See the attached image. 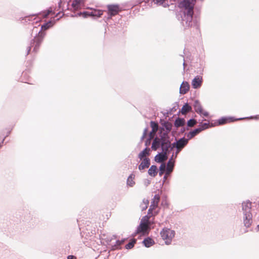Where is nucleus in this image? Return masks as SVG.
<instances>
[{"instance_id": "20", "label": "nucleus", "mask_w": 259, "mask_h": 259, "mask_svg": "<svg viewBox=\"0 0 259 259\" xmlns=\"http://www.w3.org/2000/svg\"><path fill=\"white\" fill-rule=\"evenodd\" d=\"M151 150L148 147H146L142 151L138 154V158L140 160L144 159L145 157H148L150 155Z\"/></svg>"}, {"instance_id": "40", "label": "nucleus", "mask_w": 259, "mask_h": 259, "mask_svg": "<svg viewBox=\"0 0 259 259\" xmlns=\"http://www.w3.org/2000/svg\"><path fill=\"white\" fill-rule=\"evenodd\" d=\"M141 226L139 225L138 226V227H137V229L135 231V232L132 234V237H136L138 234H140V228L141 229Z\"/></svg>"}, {"instance_id": "45", "label": "nucleus", "mask_w": 259, "mask_h": 259, "mask_svg": "<svg viewBox=\"0 0 259 259\" xmlns=\"http://www.w3.org/2000/svg\"><path fill=\"white\" fill-rule=\"evenodd\" d=\"M201 115H203L205 117H207L209 115V113L207 111H204L203 110L201 113Z\"/></svg>"}, {"instance_id": "49", "label": "nucleus", "mask_w": 259, "mask_h": 259, "mask_svg": "<svg viewBox=\"0 0 259 259\" xmlns=\"http://www.w3.org/2000/svg\"><path fill=\"white\" fill-rule=\"evenodd\" d=\"M178 107V104H177L176 106H175L172 107V108L171 109V110L174 111H175L177 110Z\"/></svg>"}, {"instance_id": "34", "label": "nucleus", "mask_w": 259, "mask_h": 259, "mask_svg": "<svg viewBox=\"0 0 259 259\" xmlns=\"http://www.w3.org/2000/svg\"><path fill=\"white\" fill-rule=\"evenodd\" d=\"M159 176H162V175L165 172V174L167 172V166L165 163H161V165L159 166Z\"/></svg>"}, {"instance_id": "53", "label": "nucleus", "mask_w": 259, "mask_h": 259, "mask_svg": "<svg viewBox=\"0 0 259 259\" xmlns=\"http://www.w3.org/2000/svg\"><path fill=\"white\" fill-rule=\"evenodd\" d=\"M76 15H77V17H78V16H82V12H80L79 13H77V14H76Z\"/></svg>"}, {"instance_id": "38", "label": "nucleus", "mask_w": 259, "mask_h": 259, "mask_svg": "<svg viewBox=\"0 0 259 259\" xmlns=\"http://www.w3.org/2000/svg\"><path fill=\"white\" fill-rule=\"evenodd\" d=\"M148 204L149 201L147 199H144L142 203L140 205L142 211L146 210L148 207Z\"/></svg>"}, {"instance_id": "55", "label": "nucleus", "mask_w": 259, "mask_h": 259, "mask_svg": "<svg viewBox=\"0 0 259 259\" xmlns=\"http://www.w3.org/2000/svg\"><path fill=\"white\" fill-rule=\"evenodd\" d=\"M70 16H71V17H77V15H76V14H71V15H70Z\"/></svg>"}, {"instance_id": "64", "label": "nucleus", "mask_w": 259, "mask_h": 259, "mask_svg": "<svg viewBox=\"0 0 259 259\" xmlns=\"http://www.w3.org/2000/svg\"><path fill=\"white\" fill-rule=\"evenodd\" d=\"M69 5V2H68L67 6L68 7Z\"/></svg>"}, {"instance_id": "28", "label": "nucleus", "mask_w": 259, "mask_h": 259, "mask_svg": "<svg viewBox=\"0 0 259 259\" xmlns=\"http://www.w3.org/2000/svg\"><path fill=\"white\" fill-rule=\"evenodd\" d=\"M125 239L117 240L115 241V243L112 245L111 247V250H114L116 249H120V246L124 243Z\"/></svg>"}, {"instance_id": "7", "label": "nucleus", "mask_w": 259, "mask_h": 259, "mask_svg": "<svg viewBox=\"0 0 259 259\" xmlns=\"http://www.w3.org/2000/svg\"><path fill=\"white\" fill-rule=\"evenodd\" d=\"M160 123H161L162 126L160 128L159 135L163 136L164 134H165L166 135L165 136L166 139H170L169 133L171 130L172 126V124L168 121H164L163 119H160Z\"/></svg>"}, {"instance_id": "21", "label": "nucleus", "mask_w": 259, "mask_h": 259, "mask_svg": "<svg viewBox=\"0 0 259 259\" xmlns=\"http://www.w3.org/2000/svg\"><path fill=\"white\" fill-rule=\"evenodd\" d=\"M193 107L195 111L198 114L201 116V113L203 110L202 106L199 102V100H195L194 104H193Z\"/></svg>"}, {"instance_id": "24", "label": "nucleus", "mask_w": 259, "mask_h": 259, "mask_svg": "<svg viewBox=\"0 0 259 259\" xmlns=\"http://www.w3.org/2000/svg\"><path fill=\"white\" fill-rule=\"evenodd\" d=\"M200 132H201L200 130V128L198 127L195 128L187 134V138H188V140H190Z\"/></svg>"}, {"instance_id": "63", "label": "nucleus", "mask_w": 259, "mask_h": 259, "mask_svg": "<svg viewBox=\"0 0 259 259\" xmlns=\"http://www.w3.org/2000/svg\"><path fill=\"white\" fill-rule=\"evenodd\" d=\"M63 15H64V14H62V15L61 16H60V18H57V19H56V20H59V19H60V18H61Z\"/></svg>"}, {"instance_id": "46", "label": "nucleus", "mask_w": 259, "mask_h": 259, "mask_svg": "<svg viewBox=\"0 0 259 259\" xmlns=\"http://www.w3.org/2000/svg\"><path fill=\"white\" fill-rule=\"evenodd\" d=\"M67 259H76V257L74 255H69L67 256Z\"/></svg>"}, {"instance_id": "9", "label": "nucleus", "mask_w": 259, "mask_h": 259, "mask_svg": "<svg viewBox=\"0 0 259 259\" xmlns=\"http://www.w3.org/2000/svg\"><path fill=\"white\" fill-rule=\"evenodd\" d=\"M175 159L176 158H175L174 153H172L171 157L169 158L166 164L167 166V172L164 175L163 177V184L165 181L166 177L169 176L174 170L175 164Z\"/></svg>"}, {"instance_id": "5", "label": "nucleus", "mask_w": 259, "mask_h": 259, "mask_svg": "<svg viewBox=\"0 0 259 259\" xmlns=\"http://www.w3.org/2000/svg\"><path fill=\"white\" fill-rule=\"evenodd\" d=\"M107 9L108 12L103 18L105 22L111 19L112 17L116 15L121 11L119 6L117 4L108 5Z\"/></svg>"}, {"instance_id": "17", "label": "nucleus", "mask_w": 259, "mask_h": 259, "mask_svg": "<svg viewBox=\"0 0 259 259\" xmlns=\"http://www.w3.org/2000/svg\"><path fill=\"white\" fill-rule=\"evenodd\" d=\"M150 225L149 224H143L141 226L140 230V236L148 235L151 230Z\"/></svg>"}, {"instance_id": "33", "label": "nucleus", "mask_w": 259, "mask_h": 259, "mask_svg": "<svg viewBox=\"0 0 259 259\" xmlns=\"http://www.w3.org/2000/svg\"><path fill=\"white\" fill-rule=\"evenodd\" d=\"M157 206L158 204L156 201H152L150 205V207L148 210V213L153 215V211L157 207Z\"/></svg>"}, {"instance_id": "52", "label": "nucleus", "mask_w": 259, "mask_h": 259, "mask_svg": "<svg viewBox=\"0 0 259 259\" xmlns=\"http://www.w3.org/2000/svg\"><path fill=\"white\" fill-rule=\"evenodd\" d=\"M76 15H77V17H78V16H82V12H80L79 13H77V14H76Z\"/></svg>"}, {"instance_id": "25", "label": "nucleus", "mask_w": 259, "mask_h": 259, "mask_svg": "<svg viewBox=\"0 0 259 259\" xmlns=\"http://www.w3.org/2000/svg\"><path fill=\"white\" fill-rule=\"evenodd\" d=\"M158 172L157 167L155 165H152L148 170V175L152 177H155L157 175Z\"/></svg>"}, {"instance_id": "41", "label": "nucleus", "mask_w": 259, "mask_h": 259, "mask_svg": "<svg viewBox=\"0 0 259 259\" xmlns=\"http://www.w3.org/2000/svg\"><path fill=\"white\" fill-rule=\"evenodd\" d=\"M82 17L83 18H87L90 16L91 17V12L83 11V12H82Z\"/></svg>"}, {"instance_id": "37", "label": "nucleus", "mask_w": 259, "mask_h": 259, "mask_svg": "<svg viewBox=\"0 0 259 259\" xmlns=\"http://www.w3.org/2000/svg\"><path fill=\"white\" fill-rule=\"evenodd\" d=\"M136 242L137 240L136 239H132L130 242L125 245V248L127 249H132L134 246V245L136 244Z\"/></svg>"}, {"instance_id": "61", "label": "nucleus", "mask_w": 259, "mask_h": 259, "mask_svg": "<svg viewBox=\"0 0 259 259\" xmlns=\"http://www.w3.org/2000/svg\"><path fill=\"white\" fill-rule=\"evenodd\" d=\"M168 112H166V113H165L164 114V115H165V116H166V117L167 116H168Z\"/></svg>"}, {"instance_id": "51", "label": "nucleus", "mask_w": 259, "mask_h": 259, "mask_svg": "<svg viewBox=\"0 0 259 259\" xmlns=\"http://www.w3.org/2000/svg\"><path fill=\"white\" fill-rule=\"evenodd\" d=\"M62 3V0H60L59 2L58 3V7H59V8H61Z\"/></svg>"}, {"instance_id": "1", "label": "nucleus", "mask_w": 259, "mask_h": 259, "mask_svg": "<svg viewBox=\"0 0 259 259\" xmlns=\"http://www.w3.org/2000/svg\"><path fill=\"white\" fill-rule=\"evenodd\" d=\"M195 3L196 0H183L178 4V7L184 9L181 24L184 29L191 28L194 35H198L200 33V10L196 7L194 8Z\"/></svg>"}, {"instance_id": "58", "label": "nucleus", "mask_w": 259, "mask_h": 259, "mask_svg": "<svg viewBox=\"0 0 259 259\" xmlns=\"http://www.w3.org/2000/svg\"><path fill=\"white\" fill-rule=\"evenodd\" d=\"M26 74H27L26 72H23L22 75V76L24 77L26 75Z\"/></svg>"}, {"instance_id": "57", "label": "nucleus", "mask_w": 259, "mask_h": 259, "mask_svg": "<svg viewBox=\"0 0 259 259\" xmlns=\"http://www.w3.org/2000/svg\"><path fill=\"white\" fill-rule=\"evenodd\" d=\"M183 67H184V69H185V66H186V63H185V59H184V62H183Z\"/></svg>"}, {"instance_id": "19", "label": "nucleus", "mask_w": 259, "mask_h": 259, "mask_svg": "<svg viewBox=\"0 0 259 259\" xmlns=\"http://www.w3.org/2000/svg\"><path fill=\"white\" fill-rule=\"evenodd\" d=\"M190 89V85L187 81H183L180 88V94L184 95L186 94Z\"/></svg>"}, {"instance_id": "22", "label": "nucleus", "mask_w": 259, "mask_h": 259, "mask_svg": "<svg viewBox=\"0 0 259 259\" xmlns=\"http://www.w3.org/2000/svg\"><path fill=\"white\" fill-rule=\"evenodd\" d=\"M152 216H153V214H150L147 213V214L146 215L143 217V218H142V219L140 221V223L139 225L141 226L142 225V224H143L151 225L152 223L151 222L150 219Z\"/></svg>"}, {"instance_id": "35", "label": "nucleus", "mask_w": 259, "mask_h": 259, "mask_svg": "<svg viewBox=\"0 0 259 259\" xmlns=\"http://www.w3.org/2000/svg\"><path fill=\"white\" fill-rule=\"evenodd\" d=\"M197 122H198L196 119H194V118H191L187 120L186 125L187 126V127L190 128L195 125Z\"/></svg>"}, {"instance_id": "31", "label": "nucleus", "mask_w": 259, "mask_h": 259, "mask_svg": "<svg viewBox=\"0 0 259 259\" xmlns=\"http://www.w3.org/2000/svg\"><path fill=\"white\" fill-rule=\"evenodd\" d=\"M135 176L133 174H131L128 177L126 181V184L127 186L130 187H133L135 184V182L134 181V179H135Z\"/></svg>"}, {"instance_id": "8", "label": "nucleus", "mask_w": 259, "mask_h": 259, "mask_svg": "<svg viewBox=\"0 0 259 259\" xmlns=\"http://www.w3.org/2000/svg\"><path fill=\"white\" fill-rule=\"evenodd\" d=\"M166 136L165 134L163 136L161 135H159L158 137H156L152 143L151 149L152 150L156 151L158 148H161L164 144H166V142L168 140V139H166L165 136Z\"/></svg>"}, {"instance_id": "39", "label": "nucleus", "mask_w": 259, "mask_h": 259, "mask_svg": "<svg viewBox=\"0 0 259 259\" xmlns=\"http://www.w3.org/2000/svg\"><path fill=\"white\" fill-rule=\"evenodd\" d=\"M51 13H54V12H53V11L50 9H48L45 11H43L41 12L42 17L45 18H47L49 14Z\"/></svg>"}, {"instance_id": "54", "label": "nucleus", "mask_w": 259, "mask_h": 259, "mask_svg": "<svg viewBox=\"0 0 259 259\" xmlns=\"http://www.w3.org/2000/svg\"><path fill=\"white\" fill-rule=\"evenodd\" d=\"M146 136H145L144 135H143V136L141 137V140H140V142H142V141L143 140V139L145 138V137H146Z\"/></svg>"}, {"instance_id": "10", "label": "nucleus", "mask_w": 259, "mask_h": 259, "mask_svg": "<svg viewBox=\"0 0 259 259\" xmlns=\"http://www.w3.org/2000/svg\"><path fill=\"white\" fill-rule=\"evenodd\" d=\"M140 4L142 6H146L147 8H151L153 4L157 5H162L164 7L168 6V5H164V2L165 0H141Z\"/></svg>"}, {"instance_id": "4", "label": "nucleus", "mask_w": 259, "mask_h": 259, "mask_svg": "<svg viewBox=\"0 0 259 259\" xmlns=\"http://www.w3.org/2000/svg\"><path fill=\"white\" fill-rule=\"evenodd\" d=\"M245 118H251V119H259V115H256L255 116H251L248 117H244V118H235L234 117H227V116H224L222 117L221 118L218 119L214 123L215 126L217 125H221L225 124H226L227 123L232 122L238 120H241Z\"/></svg>"}, {"instance_id": "6", "label": "nucleus", "mask_w": 259, "mask_h": 259, "mask_svg": "<svg viewBox=\"0 0 259 259\" xmlns=\"http://www.w3.org/2000/svg\"><path fill=\"white\" fill-rule=\"evenodd\" d=\"M175 231L167 228H164L160 232V235L162 239L165 240V243L166 245L171 243L172 239L175 236Z\"/></svg>"}, {"instance_id": "14", "label": "nucleus", "mask_w": 259, "mask_h": 259, "mask_svg": "<svg viewBox=\"0 0 259 259\" xmlns=\"http://www.w3.org/2000/svg\"><path fill=\"white\" fill-rule=\"evenodd\" d=\"M188 138H185V137L177 140V147L180 150V152L188 144Z\"/></svg>"}, {"instance_id": "13", "label": "nucleus", "mask_w": 259, "mask_h": 259, "mask_svg": "<svg viewBox=\"0 0 259 259\" xmlns=\"http://www.w3.org/2000/svg\"><path fill=\"white\" fill-rule=\"evenodd\" d=\"M141 160V163L138 166V169L141 171L148 168L150 165V159L149 157H145Z\"/></svg>"}, {"instance_id": "12", "label": "nucleus", "mask_w": 259, "mask_h": 259, "mask_svg": "<svg viewBox=\"0 0 259 259\" xmlns=\"http://www.w3.org/2000/svg\"><path fill=\"white\" fill-rule=\"evenodd\" d=\"M202 82V77L199 75H197L192 79L191 84L193 89H197L201 87Z\"/></svg>"}, {"instance_id": "3", "label": "nucleus", "mask_w": 259, "mask_h": 259, "mask_svg": "<svg viewBox=\"0 0 259 259\" xmlns=\"http://www.w3.org/2000/svg\"><path fill=\"white\" fill-rule=\"evenodd\" d=\"M251 202L249 200L242 202L243 220L244 226L246 228H249L252 223V215L251 212Z\"/></svg>"}, {"instance_id": "23", "label": "nucleus", "mask_w": 259, "mask_h": 259, "mask_svg": "<svg viewBox=\"0 0 259 259\" xmlns=\"http://www.w3.org/2000/svg\"><path fill=\"white\" fill-rule=\"evenodd\" d=\"M186 123V120L184 118H180L178 117L176 118L174 122V126L178 128L179 127L183 126Z\"/></svg>"}, {"instance_id": "36", "label": "nucleus", "mask_w": 259, "mask_h": 259, "mask_svg": "<svg viewBox=\"0 0 259 259\" xmlns=\"http://www.w3.org/2000/svg\"><path fill=\"white\" fill-rule=\"evenodd\" d=\"M150 126L152 128V131L151 133L156 132L158 128V123L154 121H151Z\"/></svg>"}, {"instance_id": "48", "label": "nucleus", "mask_w": 259, "mask_h": 259, "mask_svg": "<svg viewBox=\"0 0 259 259\" xmlns=\"http://www.w3.org/2000/svg\"><path fill=\"white\" fill-rule=\"evenodd\" d=\"M150 183V181L148 180H146L145 182V185L147 186Z\"/></svg>"}, {"instance_id": "56", "label": "nucleus", "mask_w": 259, "mask_h": 259, "mask_svg": "<svg viewBox=\"0 0 259 259\" xmlns=\"http://www.w3.org/2000/svg\"><path fill=\"white\" fill-rule=\"evenodd\" d=\"M11 10H10V9H7V13H6V15H8V14L10 12V11H11Z\"/></svg>"}, {"instance_id": "27", "label": "nucleus", "mask_w": 259, "mask_h": 259, "mask_svg": "<svg viewBox=\"0 0 259 259\" xmlns=\"http://www.w3.org/2000/svg\"><path fill=\"white\" fill-rule=\"evenodd\" d=\"M170 139H168L166 142V144H164V145L162 147L161 152H165L166 155L168 156V154L171 150H170Z\"/></svg>"}, {"instance_id": "30", "label": "nucleus", "mask_w": 259, "mask_h": 259, "mask_svg": "<svg viewBox=\"0 0 259 259\" xmlns=\"http://www.w3.org/2000/svg\"><path fill=\"white\" fill-rule=\"evenodd\" d=\"M170 146L169 147L170 150H172L174 148H176V152H174V153L175 158H176L177 157L178 154L180 152V150L178 149V148L177 147V139L176 138L175 139V141L174 142H173L172 143H171L170 142Z\"/></svg>"}, {"instance_id": "50", "label": "nucleus", "mask_w": 259, "mask_h": 259, "mask_svg": "<svg viewBox=\"0 0 259 259\" xmlns=\"http://www.w3.org/2000/svg\"><path fill=\"white\" fill-rule=\"evenodd\" d=\"M11 130H9L7 133V134L5 136V138H6L7 137L9 136V135L10 134L11 132Z\"/></svg>"}, {"instance_id": "44", "label": "nucleus", "mask_w": 259, "mask_h": 259, "mask_svg": "<svg viewBox=\"0 0 259 259\" xmlns=\"http://www.w3.org/2000/svg\"><path fill=\"white\" fill-rule=\"evenodd\" d=\"M151 134H150L149 135V137L148 139H147L145 141V146L146 147H147L150 144V142H151Z\"/></svg>"}, {"instance_id": "59", "label": "nucleus", "mask_w": 259, "mask_h": 259, "mask_svg": "<svg viewBox=\"0 0 259 259\" xmlns=\"http://www.w3.org/2000/svg\"><path fill=\"white\" fill-rule=\"evenodd\" d=\"M5 139H6V138H4L3 139L2 141L0 143V144H1L2 146L3 145V144L4 143V141H5Z\"/></svg>"}, {"instance_id": "60", "label": "nucleus", "mask_w": 259, "mask_h": 259, "mask_svg": "<svg viewBox=\"0 0 259 259\" xmlns=\"http://www.w3.org/2000/svg\"><path fill=\"white\" fill-rule=\"evenodd\" d=\"M256 230L257 231H259V224L256 226Z\"/></svg>"}, {"instance_id": "62", "label": "nucleus", "mask_w": 259, "mask_h": 259, "mask_svg": "<svg viewBox=\"0 0 259 259\" xmlns=\"http://www.w3.org/2000/svg\"><path fill=\"white\" fill-rule=\"evenodd\" d=\"M60 13H61V12H59L58 13H57V14L56 15V17H57Z\"/></svg>"}, {"instance_id": "43", "label": "nucleus", "mask_w": 259, "mask_h": 259, "mask_svg": "<svg viewBox=\"0 0 259 259\" xmlns=\"http://www.w3.org/2000/svg\"><path fill=\"white\" fill-rule=\"evenodd\" d=\"M190 128L189 127H187V126H183L181 129L180 130L179 133L182 134L184 133L186 131H188Z\"/></svg>"}, {"instance_id": "16", "label": "nucleus", "mask_w": 259, "mask_h": 259, "mask_svg": "<svg viewBox=\"0 0 259 259\" xmlns=\"http://www.w3.org/2000/svg\"><path fill=\"white\" fill-rule=\"evenodd\" d=\"M192 107L187 102L185 103L182 108L179 110L178 114L181 113L182 115H186L187 113L192 112Z\"/></svg>"}, {"instance_id": "26", "label": "nucleus", "mask_w": 259, "mask_h": 259, "mask_svg": "<svg viewBox=\"0 0 259 259\" xmlns=\"http://www.w3.org/2000/svg\"><path fill=\"white\" fill-rule=\"evenodd\" d=\"M142 243L146 247L148 248L154 245L155 241L151 237H147L143 240Z\"/></svg>"}, {"instance_id": "42", "label": "nucleus", "mask_w": 259, "mask_h": 259, "mask_svg": "<svg viewBox=\"0 0 259 259\" xmlns=\"http://www.w3.org/2000/svg\"><path fill=\"white\" fill-rule=\"evenodd\" d=\"M159 200H160L159 195L158 194L154 195L153 198L152 199V201H156L157 202V204H158Z\"/></svg>"}, {"instance_id": "18", "label": "nucleus", "mask_w": 259, "mask_h": 259, "mask_svg": "<svg viewBox=\"0 0 259 259\" xmlns=\"http://www.w3.org/2000/svg\"><path fill=\"white\" fill-rule=\"evenodd\" d=\"M167 158V156L165 153L161 152L156 155L154 157V160L157 163H163L162 162Z\"/></svg>"}, {"instance_id": "11", "label": "nucleus", "mask_w": 259, "mask_h": 259, "mask_svg": "<svg viewBox=\"0 0 259 259\" xmlns=\"http://www.w3.org/2000/svg\"><path fill=\"white\" fill-rule=\"evenodd\" d=\"M85 0H73L71 4V9L73 12L80 10L84 7Z\"/></svg>"}, {"instance_id": "15", "label": "nucleus", "mask_w": 259, "mask_h": 259, "mask_svg": "<svg viewBox=\"0 0 259 259\" xmlns=\"http://www.w3.org/2000/svg\"><path fill=\"white\" fill-rule=\"evenodd\" d=\"M206 121V120L205 119L202 120V121ZM199 124L198 125V128H200V130L201 132L204 131L206 129L209 128V127L215 126L214 123H209L208 121H207V122H204L202 123V121H199Z\"/></svg>"}, {"instance_id": "2", "label": "nucleus", "mask_w": 259, "mask_h": 259, "mask_svg": "<svg viewBox=\"0 0 259 259\" xmlns=\"http://www.w3.org/2000/svg\"><path fill=\"white\" fill-rule=\"evenodd\" d=\"M38 28L36 26L33 27L31 36H33L34 35L33 38H32L27 48V55H28L32 49H33L32 52L36 53L39 49L41 44L42 43L44 38L46 34V33L44 31H42L41 28L38 30Z\"/></svg>"}, {"instance_id": "32", "label": "nucleus", "mask_w": 259, "mask_h": 259, "mask_svg": "<svg viewBox=\"0 0 259 259\" xmlns=\"http://www.w3.org/2000/svg\"><path fill=\"white\" fill-rule=\"evenodd\" d=\"M104 11L101 10H94L91 12V17L99 18L103 15Z\"/></svg>"}, {"instance_id": "47", "label": "nucleus", "mask_w": 259, "mask_h": 259, "mask_svg": "<svg viewBox=\"0 0 259 259\" xmlns=\"http://www.w3.org/2000/svg\"><path fill=\"white\" fill-rule=\"evenodd\" d=\"M147 132H148V127L145 128V129L144 130V132H143V135H144L145 136H146L147 134Z\"/></svg>"}, {"instance_id": "29", "label": "nucleus", "mask_w": 259, "mask_h": 259, "mask_svg": "<svg viewBox=\"0 0 259 259\" xmlns=\"http://www.w3.org/2000/svg\"><path fill=\"white\" fill-rule=\"evenodd\" d=\"M54 23H55V22H53L51 20H49L48 22L45 23L41 26L40 28L41 29V31L45 32V31H46V30H48V29H49L50 28L52 27L53 26Z\"/></svg>"}]
</instances>
